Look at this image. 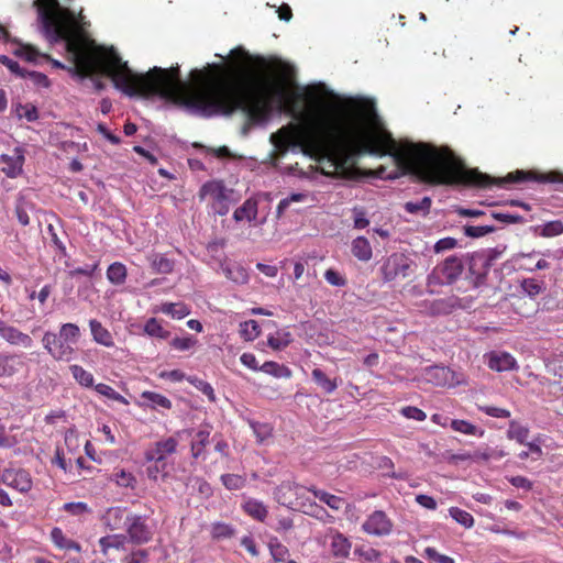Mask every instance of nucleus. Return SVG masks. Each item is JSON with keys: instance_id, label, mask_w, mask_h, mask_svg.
I'll return each instance as SVG.
<instances>
[{"instance_id": "4c0bfd02", "label": "nucleus", "mask_w": 563, "mask_h": 563, "mask_svg": "<svg viewBox=\"0 0 563 563\" xmlns=\"http://www.w3.org/2000/svg\"><path fill=\"white\" fill-rule=\"evenodd\" d=\"M291 334L287 331H277L267 339V344L275 351L283 350L291 343Z\"/></svg>"}, {"instance_id": "f3484780", "label": "nucleus", "mask_w": 563, "mask_h": 563, "mask_svg": "<svg viewBox=\"0 0 563 563\" xmlns=\"http://www.w3.org/2000/svg\"><path fill=\"white\" fill-rule=\"evenodd\" d=\"M1 163L3 164L2 172L10 178H15L21 174L24 164L23 151L19 147L13 150L12 155L2 154L0 156Z\"/></svg>"}, {"instance_id": "e2e57ef3", "label": "nucleus", "mask_w": 563, "mask_h": 563, "mask_svg": "<svg viewBox=\"0 0 563 563\" xmlns=\"http://www.w3.org/2000/svg\"><path fill=\"white\" fill-rule=\"evenodd\" d=\"M492 218L503 223H522L523 217L503 212H493Z\"/></svg>"}, {"instance_id": "4d7b16f0", "label": "nucleus", "mask_w": 563, "mask_h": 563, "mask_svg": "<svg viewBox=\"0 0 563 563\" xmlns=\"http://www.w3.org/2000/svg\"><path fill=\"white\" fill-rule=\"evenodd\" d=\"M0 63L2 65L7 66L12 74H14L21 78L26 77V70L21 68L18 62L9 58L8 56L0 55Z\"/></svg>"}, {"instance_id": "cd10ccee", "label": "nucleus", "mask_w": 563, "mask_h": 563, "mask_svg": "<svg viewBox=\"0 0 563 563\" xmlns=\"http://www.w3.org/2000/svg\"><path fill=\"white\" fill-rule=\"evenodd\" d=\"M352 254L360 261H369L373 255L369 241L364 236L354 239L352 242Z\"/></svg>"}, {"instance_id": "864d4df0", "label": "nucleus", "mask_w": 563, "mask_h": 563, "mask_svg": "<svg viewBox=\"0 0 563 563\" xmlns=\"http://www.w3.org/2000/svg\"><path fill=\"white\" fill-rule=\"evenodd\" d=\"M464 234L468 238H481L495 231L494 225H464Z\"/></svg>"}, {"instance_id": "49530a36", "label": "nucleus", "mask_w": 563, "mask_h": 563, "mask_svg": "<svg viewBox=\"0 0 563 563\" xmlns=\"http://www.w3.org/2000/svg\"><path fill=\"white\" fill-rule=\"evenodd\" d=\"M144 331L148 335L159 339H167L169 336V332L163 328L161 321H158L156 318H151L146 321Z\"/></svg>"}, {"instance_id": "a878e982", "label": "nucleus", "mask_w": 563, "mask_h": 563, "mask_svg": "<svg viewBox=\"0 0 563 563\" xmlns=\"http://www.w3.org/2000/svg\"><path fill=\"white\" fill-rule=\"evenodd\" d=\"M236 529L222 521H214L210 525V536L213 541L231 539L235 536Z\"/></svg>"}, {"instance_id": "4468645a", "label": "nucleus", "mask_w": 563, "mask_h": 563, "mask_svg": "<svg viewBox=\"0 0 563 563\" xmlns=\"http://www.w3.org/2000/svg\"><path fill=\"white\" fill-rule=\"evenodd\" d=\"M432 278L439 285H452L457 278V258L450 256L433 269Z\"/></svg>"}, {"instance_id": "bf43d9fd", "label": "nucleus", "mask_w": 563, "mask_h": 563, "mask_svg": "<svg viewBox=\"0 0 563 563\" xmlns=\"http://www.w3.org/2000/svg\"><path fill=\"white\" fill-rule=\"evenodd\" d=\"M324 278L332 286L343 287L346 285L345 277L332 268L324 272Z\"/></svg>"}, {"instance_id": "13d9d810", "label": "nucleus", "mask_w": 563, "mask_h": 563, "mask_svg": "<svg viewBox=\"0 0 563 563\" xmlns=\"http://www.w3.org/2000/svg\"><path fill=\"white\" fill-rule=\"evenodd\" d=\"M63 509L73 515V516H80L84 514L89 512V507L86 503L77 501V503H66L63 506Z\"/></svg>"}, {"instance_id": "2eb2a0df", "label": "nucleus", "mask_w": 563, "mask_h": 563, "mask_svg": "<svg viewBox=\"0 0 563 563\" xmlns=\"http://www.w3.org/2000/svg\"><path fill=\"white\" fill-rule=\"evenodd\" d=\"M487 366L496 372L518 369L516 358L508 352L492 351L485 354Z\"/></svg>"}, {"instance_id": "f8f14e48", "label": "nucleus", "mask_w": 563, "mask_h": 563, "mask_svg": "<svg viewBox=\"0 0 563 563\" xmlns=\"http://www.w3.org/2000/svg\"><path fill=\"white\" fill-rule=\"evenodd\" d=\"M128 543L123 533L107 534L98 540L100 553L109 562L115 561L118 553L125 552Z\"/></svg>"}, {"instance_id": "a18cd8bd", "label": "nucleus", "mask_w": 563, "mask_h": 563, "mask_svg": "<svg viewBox=\"0 0 563 563\" xmlns=\"http://www.w3.org/2000/svg\"><path fill=\"white\" fill-rule=\"evenodd\" d=\"M539 235L542 238H554L563 233V222L561 220L549 221L539 227Z\"/></svg>"}, {"instance_id": "412c9836", "label": "nucleus", "mask_w": 563, "mask_h": 563, "mask_svg": "<svg viewBox=\"0 0 563 563\" xmlns=\"http://www.w3.org/2000/svg\"><path fill=\"white\" fill-rule=\"evenodd\" d=\"M89 328L92 339L96 343L106 347L114 346V340L111 332L106 327H103L100 321L97 319H91L89 321Z\"/></svg>"}, {"instance_id": "1a4fd4ad", "label": "nucleus", "mask_w": 563, "mask_h": 563, "mask_svg": "<svg viewBox=\"0 0 563 563\" xmlns=\"http://www.w3.org/2000/svg\"><path fill=\"white\" fill-rule=\"evenodd\" d=\"M0 482L22 494L29 493L33 486L31 474L23 468H4Z\"/></svg>"}, {"instance_id": "39448f33", "label": "nucleus", "mask_w": 563, "mask_h": 563, "mask_svg": "<svg viewBox=\"0 0 563 563\" xmlns=\"http://www.w3.org/2000/svg\"><path fill=\"white\" fill-rule=\"evenodd\" d=\"M42 343L47 353L56 361L70 362L75 357V347L55 332L46 331L42 338Z\"/></svg>"}, {"instance_id": "473e14b6", "label": "nucleus", "mask_w": 563, "mask_h": 563, "mask_svg": "<svg viewBox=\"0 0 563 563\" xmlns=\"http://www.w3.org/2000/svg\"><path fill=\"white\" fill-rule=\"evenodd\" d=\"M529 432L528 427L520 424L516 420H511L507 430V438L509 440H515L520 444H525L529 437Z\"/></svg>"}, {"instance_id": "8fccbe9b", "label": "nucleus", "mask_w": 563, "mask_h": 563, "mask_svg": "<svg viewBox=\"0 0 563 563\" xmlns=\"http://www.w3.org/2000/svg\"><path fill=\"white\" fill-rule=\"evenodd\" d=\"M431 208V199L423 197L420 201H408L405 203V210L409 213H428Z\"/></svg>"}, {"instance_id": "f257e3e1", "label": "nucleus", "mask_w": 563, "mask_h": 563, "mask_svg": "<svg viewBox=\"0 0 563 563\" xmlns=\"http://www.w3.org/2000/svg\"><path fill=\"white\" fill-rule=\"evenodd\" d=\"M33 5L44 36L51 43L65 41L74 64L67 70L81 78L100 73L130 97L158 96L205 117H229L241 111L246 117L244 133L249 126L268 121L276 101L278 110L291 114L298 123H289L273 134L275 146L280 151L300 147L303 154L317 161L323 175L332 178L355 177L357 159L364 155L394 158V137L388 131L343 123L320 111L300 109L288 98L286 88L294 77V68L283 60L272 64L279 79L261 90L254 89L241 71L220 64L191 70L192 85L180 79L178 66H155L145 74H135L113 47L90 49L93 42L77 33L74 12L59 0H34Z\"/></svg>"}, {"instance_id": "a211bd4d", "label": "nucleus", "mask_w": 563, "mask_h": 563, "mask_svg": "<svg viewBox=\"0 0 563 563\" xmlns=\"http://www.w3.org/2000/svg\"><path fill=\"white\" fill-rule=\"evenodd\" d=\"M329 538L331 554L339 559L349 558L352 548L350 539L334 529L330 530Z\"/></svg>"}, {"instance_id": "9b49d317", "label": "nucleus", "mask_w": 563, "mask_h": 563, "mask_svg": "<svg viewBox=\"0 0 563 563\" xmlns=\"http://www.w3.org/2000/svg\"><path fill=\"white\" fill-rule=\"evenodd\" d=\"M393 521L382 510L372 512L362 525V530L376 537L388 536L393 530Z\"/></svg>"}, {"instance_id": "3c124183", "label": "nucleus", "mask_w": 563, "mask_h": 563, "mask_svg": "<svg viewBox=\"0 0 563 563\" xmlns=\"http://www.w3.org/2000/svg\"><path fill=\"white\" fill-rule=\"evenodd\" d=\"M92 387H95V390L98 394H100V395H102V396H104V397H107V398H109L111 400H115V401H119V402H122V404H126L125 398L121 394L115 391L110 385H107V384H103V383H99L97 385L93 384Z\"/></svg>"}, {"instance_id": "6e6d98bb", "label": "nucleus", "mask_w": 563, "mask_h": 563, "mask_svg": "<svg viewBox=\"0 0 563 563\" xmlns=\"http://www.w3.org/2000/svg\"><path fill=\"white\" fill-rule=\"evenodd\" d=\"M460 433L482 438L485 434V430L468 421L460 420Z\"/></svg>"}, {"instance_id": "b1692460", "label": "nucleus", "mask_w": 563, "mask_h": 563, "mask_svg": "<svg viewBox=\"0 0 563 563\" xmlns=\"http://www.w3.org/2000/svg\"><path fill=\"white\" fill-rule=\"evenodd\" d=\"M257 213V202L253 199H246L242 203V206L235 209L233 213V219L236 222H240L242 220H247L249 222H252L256 220Z\"/></svg>"}, {"instance_id": "6e6552de", "label": "nucleus", "mask_w": 563, "mask_h": 563, "mask_svg": "<svg viewBox=\"0 0 563 563\" xmlns=\"http://www.w3.org/2000/svg\"><path fill=\"white\" fill-rule=\"evenodd\" d=\"M211 426L203 424L198 431L194 432L192 429H185L176 432V435L181 437L186 434L191 437L190 454L191 457L198 460L205 457L206 448L210 443Z\"/></svg>"}, {"instance_id": "5701e85b", "label": "nucleus", "mask_w": 563, "mask_h": 563, "mask_svg": "<svg viewBox=\"0 0 563 563\" xmlns=\"http://www.w3.org/2000/svg\"><path fill=\"white\" fill-rule=\"evenodd\" d=\"M141 398L145 401L144 406L152 410L157 408L172 409V401L162 394L145 390L141 394Z\"/></svg>"}, {"instance_id": "20e7f679", "label": "nucleus", "mask_w": 563, "mask_h": 563, "mask_svg": "<svg viewBox=\"0 0 563 563\" xmlns=\"http://www.w3.org/2000/svg\"><path fill=\"white\" fill-rule=\"evenodd\" d=\"M123 536L129 543L141 547L153 540L154 530L148 525L146 516L132 512Z\"/></svg>"}, {"instance_id": "9d476101", "label": "nucleus", "mask_w": 563, "mask_h": 563, "mask_svg": "<svg viewBox=\"0 0 563 563\" xmlns=\"http://www.w3.org/2000/svg\"><path fill=\"white\" fill-rule=\"evenodd\" d=\"M408 258L404 254L394 253L387 257L380 267L385 282L395 280L398 277H407L409 271Z\"/></svg>"}, {"instance_id": "603ef678", "label": "nucleus", "mask_w": 563, "mask_h": 563, "mask_svg": "<svg viewBox=\"0 0 563 563\" xmlns=\"http://www.w3.org/2000/svg\"><path fill=\"white\" fill-rule=\"evenodd\" d=\"M15 112L19 118H25L29 122H34L38 119L37 108L32 103L19 104Z\"/></svg>"}, {"instance_id": "ddd939ff", "label": "nucleus", "mask_w": 563, "mask_h": 563, "mask_svg": "<svg viewBox=\"0 0 563 563\" xmlns=\"http://www.w3.org/2000/svg\"><path fill=\"white\" fill-rule=\"evenodd\" d=\"M131 515L132 512L126 507L113 506L102 514L100 521L106 529L117 531L125 529Z\"/></svg>"}, {"instance_id": "ea45409f", "label": "nucleus", "mask_w": 563, "mask_h": 563, "mask_svg": "<svg viewBox=\"0 0 563 563\" xmlns=\"http://www.w3.org/2000/svg\"><path fill=\"white\" fill-rule=\"evenodd\" d=\"M13 54L31 63H35L38 58H43L44 55L31 44H20V46L14 49Z\"/></svg>"}, {"instance_id": "c85d7f7f", "label": "nucleus", "mask_w": 563, "mask_h": 563, "mask_svg": "<svg viewBox=\"0 0 563 563\" xmlns=\"http://www.w3.org/2000/svg\"><path fill=\"white\" fill-rule=\"evenodd\" d=\"M260 371L276 378H290L292 375V372L288 366L274 361L265 362L261 365Z\"/></svg>"}, {"instance_id": "f704fd0d", "label": "nucleus", "mask_w": 563, "mask_h": 563, "mask_svg": "<svg viewBox=\"0 0 563 563\" xmlns=\"http://www.w3.org/2000/svg\"><path fill=\"white\" fill-rule=\"evenodd\" d=\"M111 481H113L118 486L123 488H134L136 485V478L131 473L123 468H115L111 474Z\"/></svg>"}, {"instance_id": "79ce46f5", "label": "nucleus", "mask_w": 563, "mask_h": 563, "mask_svg": "<svg viewBox=\"0 0 563 563\" xmlns=\"http://www.w3.org/2000/svg\"><path fill=\"white\" fill-rule=\"evenodd\" d=\"M268 549L273 560L276 562H285L289 555L288 548L279 542L277 538L269 540Z\"/></svg>"}, {"instance_id": "37998d69", "label": "nucleus", "mask_w": 563, "mask_h": 563, "mask_svg": "<svg viewBox=\"0 0 563 563\" xmlns=\"http://www.w3.org/2000/svg\"><path fill=\"white\" fill-rule=\"evenodd\" d=\"M261 334V328L255 320H247L240 324V335L245 341H254Z\"/></svg>"}, {"instance_id": "bb28decb", "label": "nucleus", "mask_w": 563, "mask_h": 563, "mask_svg": "<svg viewBox=\"0 0 563 563\" xmlns=\"http://www.w3.org/2000/svg\"><path fill=\"white\" fill-rule=\"evenodd\" d=\"M242 509L246 515L261 522H263L268 515L266 506L262 501H258L253 498L247 499L242 505Z\"/></svg>"}, {"instance_id": "393cba45", "label": "nucleus", "mask_w": 563, "mask_h": 563, "mask_svg": "<svg viewBox=\"0 0 563 563\" xmlns=\"http://www.w3.org/2000/svg\"><path fill=\"white\" fill-rule=\"evenodd\" d=\"M311 377L325 394H332L339 386V379L336 377H328V375L318 367L312 369Z\"/></svg>"}, {"instance_id": "7c9ffc66", "label": "nucleus", "mask_w": 563, "mask_h": 563, "mask_svg": "<svg viewBox=\"0 0 563 563\" xmlns=\"http://www.w3.org/2000/svg\"><path fill=\"white\" fill-rule=\"evenodd\" d=\"M69 371L74 377V379L85 388H91L95 384V378L92 373L85 369L82 366L74 364L69 366Z\"/></svg>"}, {"instance_id": "e433bc0d", "label": "nucleus", "mask_w": 563, "mask_h": 563, "mask_svg": "<svg viewBox=\"0 0 563 563\" xmlns=\"http://www.w3.org/2000/svg\"><path fill=\"white\" fill-rule=\"evenodd\" d=\"M250 427L256 438L258 444L265 443L273 435V427L269 423L250 421Z\"/></svg>"}, {"instance_id": "774afa93", "label": "nucleus", "mask_w": 563, "mask_h": 563, "mask_svg": "<svg viewBox=\"0 0 563 563\" xmlns=\"http://www.w3.org/2000/svg\"><path fill=\"white\" fill-rule=\"evenodd\" d=\"M354 212V228L364 229L369 224V220L366 218V213L363 209L355 208Z\"/></svg>"}, {"instance_id": "72a5a7b5", "label": "nucleus", "mask_w": 563, "mask_h": 563, "mask_svg": "<svg viewBox=\"0 0 563 563\" xmlns=\"http://www.w3.org/2000/svg\"><path fill=\"white\" fill-rule=\"evenodd\" d=\"M309 492H311L314 497H317L320 501L327 504L331 509L339 510L344 505V499L332 495L330 493H327L324 490H319L314 487L309 488Z\"/></svg>"}, {"instance_id": "052dcab7", "label": "nucleus", "mask_w": 563, "mask_h": 563, "mask_svg": "<svg viewBox=\"0 0 563 563\" xmlns=\"http://www.w3.org/2000/svg\"><path fill=\"white\" fill-rule=\"evenodd\" d=\"M197 343V340L192 336L174 338L170 345L178 351H186L191 349Z\"/></svg>"}, {"instance_id": "2f4dec72", "label": "nucleus", "mask_w": 563, "mask_h": 563, "mask_svg": "<svg viewBox=\"0 0 563 563\" xmlns=\"http://www.w3.org/2000/svg\"><path fill=\"white\" fill-rule=\"evenodd\" d=\"M57 334H59V336L68 344L74 346L78 343L81 332L77 324L68 322L60 325Z\"/></svg>"}, {"instance_id": "69168bd1", "label": "nucleus", "mask_w": 563, "mask_h": 563, "mask_svg": "<svg viewBox=\"0 0 563 563\" xmlns=\"http://www.w3.org/2000/svg\"><path fill=\"white\" fill-rule=\"evenodd\" d=\"M479 409L485 412L487 416L494 417V418H509L510 411L505 408H499L495 406H483L479 407Z\"/></svg>"}, {"instance_id": "0e129e2a", "label": "nucleus", "mask_w": 563, "mask_h": 563, "mask_svg": "<svg viewBox=\"0 0 563 563\" xmlns=\"http://www.w3.org/2000/svg\"><path fill=\"white\" fill-rule=\"evenodd\" d=\"M401 413L408 418L413 419L417 421H423L427 418V415L421 409L413 407V406H407L401 409Z\"/></svg>"}, {"instance_id": "5fc2aeb1", "label": "nucleus", "mask_w": 563, "mask_h": 563, "mask_svg": "<svg viewBox=\"0 0 563 563\" xmlns=\"http://www.w3.org/2000/svg\"><path fill=\"white\" fill-rule=\"evenodd\" d=\"M150 552L146 549H134L128 553L122 562L123 563H146Z\"/></svg>"}, {"instance_id": "c03bdc74", "label": "nucleus", "mask_w": 563, "mask_h": 563, "mask_svg": "<svg viewBox=\"0 0 563 563\" xmlns=\"http://www.w3.org/2000/svg\"><path fill=\"white\" fill-rule=\"evenodd\" d=\"M33 209V203L26 201L24 198H19L15 205V216L21 225L26 227L30 224L29 211Z\"/></svg>"}, {"instance_id": "338daca9", "label": "nucleus", "mask_w": 563, "mask_h": 563, "mask_svg": "<svg viewBox=\"0 0 563 563\" xmlns=\"http://www.w3.org/2000/svg\"><path fill=\"white\" fill-rule=\"evenodd\" d=\"M424 552L432 563H454L452 558L438 553L433 548H427Z\"/></svg>"}, {"instance_id": "7ed1b4c3", "label": "nucleus", "mask_w": 563, "mask_h": 563, "mask_svg": "<svg viewBox=\"0 0 563 563\" xmlns=\"http://www.w3.org/2000/svg\"><path fill=\"white\" fill-rule=\"evenodd\" d=\"M490 256L485 252H475L467 257L466 271L464 273L463 283L461 288L467 290L470 288H477L485 282L488 268H489Z\"/></svg>"}, {"instance_id": "a19ab883", "label": "nucleus", "mask_w": 563, "mask_h": 563, "mask_svg": "<svg viewBox=\"0 0 563 563\" xmlns=\"http://www.w3.org/2000/svg\"><path fill=\"white\" fill-rule=\"evenodd\" d=\"M150 262L153 271L158 274H169L174 269V262L163 255H153Z\"/></svg>"}, {"instance_id": "09e8293b", "label": "nucleus", "mask_w": 563, "mask_h": 563, "mask_svg": "<svg viewBox=\"0 0 563 563\" xmlns=\"http://www.w3.org/2000/svg\"><path fill=\"white\" fill-rule=\"evenodd\" d=\"M354 554L358 556L362 562L371 563L379 560L380 553L371 547H356Z\"/></svg>"}, {"instance_id": "c9c22d12", "label": "nucleus", "mask_w": 563, "mask_h": 563, "mask_svg": "<svg viewBox=\"0 0 563 563\" xmlns=\"http://www.w3.org/2000/svg\"><path fill=\"white\" fill-rule=\"evenodd\" d=\"M162 312L176 319H183L190 313V309L183 302H166L162 305Z\"/></svg>"}, {"instance_id": "4be33fe9", "label": "nucleus", "mask_w": 563, "mask_h": 563, "mask_svg": "<svg viewBox=\"0 0 563 563\" xmlns=\"http://www.w3.org/2000/svg\"><path fill=\"white\" fill-rule=\"evenodd\" d=\"M51 540L54 543V545L60 550L76 551V552L81 551V545L77 541L68 539L64 534L63 530L58 527H55L52 529Z\"/></svg>"}, {"instance_id": "de8ad7c7", "label": "nucleus", "mask_w": 563, "mask_h": 563, "mask_svg": "<svg viewBox=\"0 0 563 563\" xmlns=\"http://www.w3.org/2000/svg\"><path fill=\"white\" fill-rule=\"evenodd\" d=\"M221 482L227 489L236 490L245 486L246 478L239 474H223Z\"/></svg>"}, {"instance_id": "6ab92c4d", "label": "nucleus", "mask_w": 563, "mask_h": 563, "mask_svg": "<svg viewBox=\"0 0 563 563\" xmlns=\"http://www.w3.org/2000/svg\"><path fill=\"white\" fill-rule=\"evenodd\" d=\"M199 198L201 200L210 198L212 200V205L224 203L229 199L223 184L216 180L207 181L201 186L199 190Z\"/></svg>"}, {"instance_id": "58836bf2", "label": "nucleus", "mask_w": 563, "mask_h": 563, "mask_svg": "<svg viewBox=\"0 0 563 563\" xmlns=\"http://www.w3.org/2000/svg\"><path fill=\"white\" fill-rule=\"evenodd\" d=\"M18 365H21L14 355L0 356V377H9L18 372Z\"/></svg>"}, {"instance_id": "0eeeda50", "label": "nucleus", "mask_w": 563, "mask_h": 563, "mask_svg": "<svg viewBox=\"0 0 563 563\" xmlns=\"http://www.w3.org/2000/svg\"><path fill=\"white\" fill-rule=\"evenodd\" d=\"M506 453L503 450L483 445L474 450H467L460 440V461L470 460L474 463L488 465L492 461L501 460Z\"/></svg>"}, {"instance_id": "423d86ee", "label": "nucleus", "mask_w": 563, "mask_h": 563, "mask_svg": "<svg viewBox=\"0 0 563 563\" xmlns=\"http://www.w3.org/2000/svg\"><path fill=\"white\" fill-rule=\"evenodd\" d=\"M178 438L175 433L172 437L156 441L145 451V460L147 462L162 463L164 467L166 457L177 452Z\"/></svg>"}, {"instance_id": "f03ea898", "label": "nucleus", "mask_w": 563, "mask_h": 563, "mask_svg": "<svg viewBox=\"0 0 563 563\" xmlns=\"http://www.w3.org/2000/svg\"><path fill=\"white\" fill-rule=\"evenodd\" d=\"M525 183H563V174L559 172L541 173L536 169H517L508 173L505 177H492L479 172L477 168H468L460 157V186L475 187L479 189L507 187Z\"/></svg>"}, {"instance_id": "680f3d73", "label": "nucleus", "mask_w": 563, "mask_h": 563, "mask_svg": "<svg viewBox=\"0 0 563 563\" xmlns=\"http://www.w3.org/2000/svg\"><path fill=\"white\" fill-rule=\"evenodd\" d=\"M26 77H29L33 84L37 87L48 88L51 86V80L48 77L40 71L26 70Z\"/></svg>"}, {"instance_id": "aec40b11", "label": "nucleus", "mask_w": 563, "mask_h": 563, "mask_svg": "<svg viewBox=\"0 0 563 563\" xmlns=\"http://www.w3.org/2000/svg\"><path fill=\"white\" fill-rule=\"evenodd\" d=\"M0 336L12 345H20L25 349H30L33 345V340L29 334L12 325L7 324L4 329H1Z\"/></svg>"}, {"instance_id": "dca6fc26", "label": "nucleus", "mask_w": 563, "mask_h": 563, "mask_svg": "<svg viewBox=\"0 0 563 563\" xmlns=\"http://www.w3.org/2000/svg\"><path fill=\"white\" fill-rule=\"evenodd\" d=\"M302 486L295 482L285 481L282 482L275 489V497L277 501L287 507H292L296 505V500L300 495Z\"/></svg>"}, {"instance_id": "c756f323", "label": "nucleus", "mask_w": 563, "mask_h": 563, "mask_svg": "<svg viewBox=\"0 0 563 563\" xmlns=\"http://www.w3.org/2000/svg\"><path fill=\"white\" fill-rule=\"evenodd\" d=\"M128 277V271L124 264L114 262L107 269L108 280L115 286L123 285Z\"/></svg>"}]
</instances>
